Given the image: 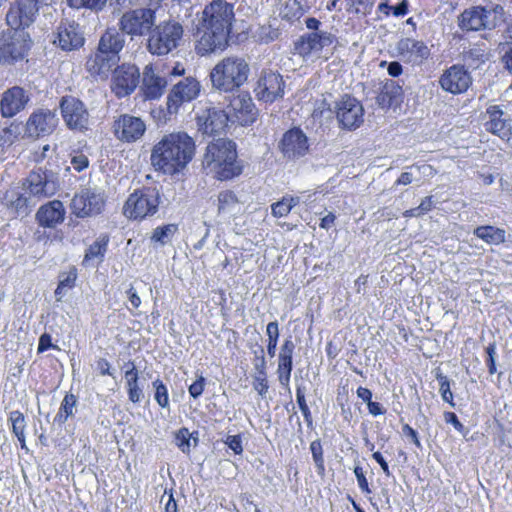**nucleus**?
<instances>
[{
	"label": "nucleus",
	"instance_id": "dca6fc26",
	"mask_svg": "<svg viewBox=\"0 0 512 512\" xmlns=\"http://www.w3.org/2000/svg\"><path fill=\"white\" fill-rule=\"evenodd\" d=\"M200 92V83L193 77H186L176 83L171 89L167 107L169 113H176L178 108L185 102L195 99Z\"/></svg>",
	"mask_w": 512,
	"mask_h": 512
},
{
	"label": "nucleus",
	"instance_id": "6e6d98bb",
	"mask_svg": "<svg viewBox=\"0 0 512 512\" xmlns=\"http://www.w3.org/2000/svg\"><path fill=\"white\" fill-rule=\"evenodd\" d=\"M88 163V158L85 155H76L72 157L70 162L71 166L69 168H72L75 171L80 172L88 166Z\"/></svg>",
	"mask_w": 512,
	"mask_h": 512
},
{
	"label": "nucleus",
	"instance_id": "c85d7f7f",
	"mask_svg": "<svg viewBox=\"0 0 512 512\" xmlns=\"http://www.w3.org/2000/svg\"><path fill=\"white\" fill-rule=\"evenodd\" d=\"M65 208L61 201L53 200L42 205L37 213L36 219L40 226L54 228L64 221Z\"/></svg>",
	"mask_w": 512,
	"mask_h": 512
},
{
	"label": "nucleus",
	"instance_id": "a878e982",
	"mask_svg": "<svg viewBox=\"0 0 512 512\" xmlns=\"http://www.w3.org/2000/svg\"><path fill=\"white\" fill-rule=\"evenodd\" d=\"M254 103L247 93L233 95L226 106L225 111L230 114V122H238L241 125L247 124L249 116L253 114Z\"/></svg>",
	"mask_w": 512,
	"mask_h": 512
},
{
	"label": "nucleus",
	"instance_id": "f03ea898",
	"mask_svg": "<svg viewBox=\"0 0 512 512\" xmlns=\"http://www.w3.org/2000/svg\"><path fill=\"white\" fill-rule=\"evenodd\" d=\"M195 155V142L185 132L164 135L152 148L150 161L156 171L174 175L183 171Z\"/></svg>",
	"mask_w": 512,
	"mask_h": 512
},
{
	"label": "nucleus",
	"instance_id": "f3484780",
	"mask_svg": "<svg viewBox=\"0 0 512 512\" xmlns=\"http://www.w3.org/2000/svg\"><path fill=\"white\" fill-rule=\"evenodd\" d=\"M58 124L54 110L40 108L34 111L27 120L26 133L30 137H42L51 134Z\"/></svg>",
	"mask_w": 512,
	"mask_h": 512
},
{
	"label": "nucleus",
	"instance_id": "f257e3e1",
	"mask_svg": "<svg viewBox=\"0 0 512 512\" xmlns=\"http://www.w3.org/2000/svg\"><path fill=\"white\" fill-rule=\"evenodd\" d=\"M234 20L233 5L224 0H213L201 13L197 26L196 51L204 56L223 50Z\"/></svg>",
	"mask_w": 512,
	"mask_h": 512
},
{
	"label": "nucleus",
	"instance_id": "c756f323",
	"mask_svg": "<svg viewBox=\"0 0 512 512\" xmlns=\"http://www.w3.org/2000/svg\"><path fill=\"white\" fill-rule=\"evenodd\" d=\"M489 120L485 123L487 131L499 136L501 139H509L512 135L511 122L504 118V113L498 106H491L487 109Z\"/></svg>",
	"mask_w": 512,
	"mask_h": 512
},
{
	"label": "nucleus",
	"instance_id": "bf43d9fd",
	"mask_svg": "<svg viewBox=\"0 0 512 512\" xmlns=\"http://www.w3.org/2000/svg\"><path fill=\"white\" fill-rule=\"evenodd\" d=\"M354 473H355V476L357 478V481H358V484H359V487L361 488V490L366 493H371L367 479L363 473V469L360 466H356L354 468Z\"/></svg>",
	"mask_w": 512,
	"mask_h": 512
},
{
	"label": "nucleus",
	"instance_id": "bb28decb",
	"mask_svg": "<svg viewBox=\"0 0 512 512\" xmlns=\"http://www.w3.org/2000/svg\"><path fill=\"white\" fill-rule=\"evenodd\" d=\"M119 61L120 58H115L113 55L111 56L97 50L96 53L87 60L86 68L92 76L106 79L110 72L119 67Z\"/></svg>",
	"mask_w": 512,
	"mask_h": 512
},
{
	"label": "nucleus",
	"instance_id": "37998d69",
	"mask_svg": "<svg viewBox=\"0 0 512 512\" xmlns=\"http://www.w3.org/2000/svg\"><path fill=\"white\" fill-rule=\"evenodd\" d=\"M296 399H297V403L299 405V408L304 416V419H305L307 425L311 426L313 423V420H312V415H311L310 409L306 403L304 388H302L300 386L297 387Z\"/></svg>",
	"mask_w": 512,
	"mask_h": 512
},
{
	"label": "nucleus",
	"instance_id": "5fc2aeb1",
	"mask_svg": "<svg viewBox=\"0 0 512 512\" xmlns=\"http://www.w3.org/2000/svg\"><path fill=\"white\" fill-rule=\"evenodd\" d=\"M254 354V368L257 371V375H266V360L264 357V349L260 347V355H257V351H254Z\"/></svg>",
	"mask_w": 512,
	"mask_h": 512
},
{
	"label": "nucleus",
	"instance_id": "0e129e2a",
	"mask_svg": "<svg viewBox=\"0 0 512 512\" xmlns=\"http://www.w3.org/2000/svg\"><path fill=\"white\" fill-rule=\"evenodd\" d=\"M353 3L357 4L356 10L366 14L373 7L375 0H354Z\"/></svg>",
	"mask_w": 512,
	"mask_h": 512
},
{
	"label": "nucleus",
	"instance_id": "e2e57ef3",
	"mask_svg": "<svg viewBox=\"0 0 512 512\" xmlns=\"http://www.w3.org/2000/svg\"><path fill=\"white\" fill-rule=\"evenodd\" d=\"M415 180H417V178L415 177L414 173L412 171H407L400 174L399 178L395 182V185H409Z\"/></svg>",
	"mask_w": 512,
	"mask_h": 512
},
{
	"label": "nucleus",
	"instance_id": "338daca9",
	"mask_svg": "<svg viewBox=\"0 0 512 512\" xmlns=\"http://www.w3.org/2000/svg\"><path fill=\"white\" fill-rule=\"evenodd\" d=\"M372 457L376 462L379 463V465L381 466L385 475L390 476L391 473L389 470V466H388L387 462L385 461V459L383 458L382 454L380 452H374Z\"/></svg>",
	"mask_w": 512,
	"mask_h": 512
},
{
	"label": "nucleus",
	"instance_id": "de8ad7c7",
	"mask_svg": "<svg viewBox=\"0 0 512 512\" xmlns=\"http://www.w3.org/2000/svg\"><path fill=\"white\" fill-rule=\"evenodd\" d=\"M176 445L181 449L182 452L188 453L190 451V439L191 434L188 429L182 428L176 433Z\"/></svg>",
	"mask_w": 512,
	"mask_h": 512
},
{
	"label": "nucleus",
	"instance_id": "a211bd4d",
	"mask_svg": "<svg viewBox=\"0 0 512 512\" xmlns=\"http://www.w3.org/2000/svg\"><path fill=\"white\" fill-rule=\"evenodd\" d=\"M285 83L279 73L263 71L255 88L256 96L264 102H274L284 95Z\"/></svg>",
	"mask_w": 512,
	"mask_h": 512
},
{
	"label": "nucleus",
	"instance_id": "72a5a7b5",
	"mask_svg": "<svg viewBox=\"0 0 512 512\" xmlns=\"http://www.w3.org/2000/svg\"><path fill=\"white\" fill-rule=\"evenodd\" d=\"M402 94V87L396 81L387 80L383 84L376 101L381 108H389L401 100Z\"/></svg>",
	"mask_w": 512,
	"mask_h": 512
},
{
	"label": "nucleus",
	"instance_id": "9d476101",
	"mask_svg": "<svg viewBox=\"0 0 512 512\" xmlns=\"http://www.w3.org/2000/svg\"><path fill=\"white\" fill-rule=\"evenodd\" d=\"M336 41L335 35L327 31L310 32L302 35L294 45V49L304 60H314L321 52Z\"/></svg>",
	"mask_w": 512,
	"mask_h": 512
},
{
	"label": "nucleus",
	"instance_id": "6e6552de",
	"mask_svg": "<svg viewBox=\"0 0 512 512\" xmlns=\"http://www.w3.org/2000/svg\"><path fill=\"white\" fill-rule=\"evenodd\" d=\"M159 198V191L155 188L136 190L126 200L124 214L134 220L154 215L159 206Z\"/></svg>",
	"mask_w": 512,
	"mask_h": 512
},
{
	"label": "nucleus",
	"instance_id": "4d7b16f0",
	"mask_svg": "<svg viewBox=\"0 0 512 512\" xmlns=\"http://www.w3.org/2000/svg\"><path fill=\"white\" fill-rule=\"evenodd\" d=\"M205 378L203 376H199L196 381H194L189 386V393L193 398L199 397L204 389Z\"/></svg>",
	"mask_w": 512,
	"mask_h": 512
},
{
	"label": "nucleus",
	"instance_id": "8fccbe9b",
	"mask_svg": "<svg viewBox=\"0 0 512 512\" xmlns=\"http://www.w3.org/2000/svg\"><path fill=\"white\" fill-rule=\"evenodd\" d=\"M271 210H272V214L275 217H285L291 211V209L289 208L288 202H286L284 198H282V200L272 204Z\"/></svg>",
	"mask_w": 512,
	"mask_h": 512
},
{
	"label": "nucleus",
	"instance_id": "3c124183",
	"mask_svg": "<svg viewBox=\"0 0 512 512\" xmlns=\"http://www.w3.org/2000/svg\"><path fill=\"white\" fill-rule=\"evenodd\" d=\"M487 353V365L490 374H494L497 372L496 363H495V355H496V345L495 343H491L486 348Z\"/></svg>",
	"mask_w": 512,
	"mask_h": 512
},
{
	"label": "nucleus",
	"instance_id": "13d9d810",
	"mask_svg": "<svg viewBox=\"0 0 512 512\" xmlns=\"http://www.w3.org/2000/svg\"><path fill=\"white\" fill-rule=\"evenodd\" d=\"M225 444L236 454H240L243 451L242 440L239 435L228 436Z\"/></svg>",
	"mask_w": 512,
	"mask_h": 512
},
{
	"label": "nucleus",
	"instance_id": "69168bd1",
	"mask_svg": "<svg viewBox=\"0 0 512 512\" xmlns=\"http://www.w3.org/2000/svg\"><path fill=\"white\" fill-rule=\"evenodd\" d=\"M50 347H54L51 343V336L46 333L41 335L38 344V352H43Z\"/></svg>",
	"mask_w": 512,
	"mask_h": 512
},
{
	"label": "nucleus",
	"instance_id": "c9c22d12",
	"mask_svg": "<svg viewBox=\"0 0 512 512\" xmlns=\"http://www.w3.org/2000/svg\"><path fill=\"white\" fill-rule=\"evenodd\" d=\"M239 209L236 195L231 191H223L218 196V211L222 214H231Z\"/></svg>",
	"mask_w": 512,
	"mask_h": 512
},
{
	"label": "nucleus",
	"instance_id": "39448f33",
	"mask_svg": "<svg viewBox=\"0 0 512 512\" xmlns=\"http://www.w3.org/2000/svg\"><path fill=\"white\" fill-rule=\"evenodd\" d=\"M183 26L175 20L155 25L147 39V50L157 56H165L175 50L183 37Z\"/></svg>",
	"mask_w": 512,
	"mask_h": 512
},
{
	"label": "nucleus",
	"instance_id": "f704fd0d",
	"mask_svg": "<svg viewBox=\"0 0 512 512\" xmlns=\"http://www.w3.org/2000/svg\"><path fill=\"white\" fill-rule=\"evenodd\" d=\"M473 233L476 237L492 245H499L506 240V231L494 226H479Z\"/></svg>",
	"mask_w": 512,
	"mask_h": 512
},
{
	"label": "nucleus",
	"instance_id": "423d86ee",
	"mask_svg": "<svg viewBox=\"0 0 512 512\" xmlns=\"http://www.w3.org/2000/svg\"><path fill=\"white\" fill-rule=\"evenodd\" d=\"M503 12V7L500 5L490 8L482 6L467 8L459 16V27L467 31L493 29L502 21Z\"/></svg>",
	"mask_w": 512,
	"mask_h": 512
},
{
	"label": "nucleus",
	"instance_id": "4be33fe9",
	"mask_svg": "<svg viewBox=\"0 0 512 512\" xmlns=\"http://www.w3.org/2000/svg\"><path fill=\"white\" fill-rule=\"evenodd\" d=\"M439 82L445 91L460 94L469 88L472 78L463 66L454 65L443 73Z\"/></svg>",
	"mask_w": 512,
	"mask_h": 512
},
{
	"label": "nucleus",
	"instance_id": "2f4dec72",
	"mask_svg": "<svg viewBox=\"0 0 512 512\" xmlns=\"http://www.w3.org/2000/svg\"><path fill=\"white\" fill-rule=\"evenodd\" d=\"M123 33L115 28L107 29L100 37L97 50L111 56L113 55L115 58H120L119 53L125 44Z\"/></svg>",
	"mask_w": 512,
	"mask_h": 512
},
{
	"label": "nucleus",
	"instance_id": "a18cd8bd",
	"mask_svg": "<svg viewBox=\"0 0 512 512\" xmlns=\"http://www.w3.org/2000/svg\"><path fill=\"white\" fill-rule=\"evenodd\" d=\"M437 380L439 381L440 384L439 391L442 399L445 402L449 403L452 407H454L453 394L450 389V382L448 378L442 374H437Z\"/></svg>",
	"mask_w": 512,
	"mask_h": 512
},
{
	"label": "nucleus",
	"instance_id": "f8f14e48",
	"mask_svg": "<svg viewBox=\"0 0 512 512\" xmlns=\"http://www.w3.org/2000/svg\"><path fill=\"white\" fill-rule=\"evenodd\" d=\"M336 116L343 128L353 130L364 121L362 104L350 95H344L336 104Z\"/></svg>",
	"mask_w": 512,
	"mask_h": 512
},
{
	"label": "nucleus",
	"instance_id": "5701e85b",
	"mask_svg": "<svg viewBox=\"0 0 512 512\" xmlns=\"http://www.w3.org/2000/svg\"><path fill=\"white\" fill-rule=\"evenodd\" d=\"M230 114L225 109L209 107L197 117L199 130L204 134L213 135L221 133L230 121Z\"/></svg>",
	"mask_w": 512,
	"mask_h": 512
},
{
	"label": "nucleus",
	"instance_id": "4468645a",
	"mask_svg": "<svg viewBox=\"0 0 512 512\" xmlns=\"http://www.w3.org/2000/svg\"><path fill=\"white\" fill-rule=\"evenodd\" d=\"M104 203L102 193L91 189H82L73 197L71 210L77 217L84 218L99 214L104 207Z\"/></svg>",
	"mask_w": 512,
	"mask_h": 512
},
{
	"label": "nucleus",
	"instance_id": "774afa93",
	"mask_svg": "<svg viewBox=\"0 0 512 512\" xmlns=\"http://www.w3.org/2000/svg\"><path fill=\"white\" fill-rule=\"evenodd\" d=\"M432 206V196H427L421 201L420 205L417 207V210L420 211V213L423 215L429 212L432 209Z\"/></svg>",
	"mask_w": 512,
	"mask_h": 512
},
{
	"label": "nucleus",
	"instance_id": "4c0bfd02",
	"mask_svg": "<svg viewBox=\"0 0 512 512\" xmlns=\"http://www.w3.org/2000/svg\"><path fill=\"white\" fill-rule=\"evenodd\" d=\"M108 238L106 236L97 239L93 244L86 250L84 261H90L93 259L102 260L107 250Z\"/></svg>",
	"mask_w": 512,
	"mask_h": 512
},
{
	"label": "nucleus",
	"instance_id": "1a4fd4ad",
	"mask_svg": "<svg viewBox=\"0 0 512 512\" xmlns=\"http://www.w3.org/2000/svg\"><path fill=\"white\" fill-rule=\"evenodd\" d=\"M155 10L136 8L125 12L120 19V30L131 36L150 34L155 26Z\"/></svg>",
	"mask_w": 512,
	"mask_h": 512
},
{
	"label": "nucleus",
	"instance_id": "864d4df0",
	"mask_svg": "<svg viewBox=\"0 0 512 512\" xmlns=\"http://www.w3.org/2000/svg\"><path fill=\"white\" fill-rule=\"evenodd\" d=\"M77 399L73 394H67L61 404L60 409L64 411L67 415L74 414V408L76 406Z\"/></svg>",
	"mask_w": 512,
	"mask_h": 512
},
{
	"label": "nucleus",
	"instance_id": "09e8293b",
	"mask_svg": "<svg viewBox=\"0 0 512 512\" xmlns=\"http://www.w3.org/2000/svg\"><path fill=\"white\" fill-rule=\"evenodd\" d=\"M127 387L129 400L133 403H138L142 397V391L138 386V380L129 378V381H127Z\"/></svg>",
	"mask_w": 512,
	"mask_h": 512
},
{
	"label": "nucleus",
	"instance_id": "412c9836",
	"mask_svg": "<svg viewBox=\"0 0 512 512\" xmlns=\"http://www.w3.org/2000/svg\"><path fill=\"white\" fill-rule=\"evenodd\" d=\"M85 38L79 24L62 21L57 27L56 38L53 41L64 51L79 49L84 45Z\"/></svg>",
	"mask_w": 512,
	"mask_h": 512
},
{
	"label": "nucleus",
	"instance_id": "7c9ffc66",
	"mask_svg": "<svg viewBox=\"0 0 512 512\" xmlns=\"http://www.w3.org/2000/svg\"><path fill=\"white\" fill-rule=\"evenodd\" d=\"M167 86L165 77L157 74L152 66H146L143 71L142 90L145 98H159Z\"/></svg>",
	"mask_w": 512,
	"mask_h": 512
},
{
	"label": "nucleus",
	"instance_id": "ea45409f",
	"mask_svg": "<svg viewBox=\"0 0 512 512\" xmlns=\"http://www.w3.org/2000/svg\"><path fill=\"white\" fill-rule=\"evenodd\" d=\"M108 0H67L68 5L74 9L86 8L92 11H101Z\"/></svg>",
	"mask_w": 512,
	"mask_h": 512
},
{
	"label": "nucleus",
	"instance_id": "aec40b11",
	"mask_svg": "<svg viewBox=\"0 0 512 512\" xmlns=\"http://www.w3.org/2000/svg\"><path fill=\"white\" fill-rule=\"evenodd\" d=\"M38 7L36 2L32 0H19L9 9L6 20L12 29H23L30 26L36 15Z\"/></svg>",
	"mask_w": 512,
	"mask_h": 512
},
{
	"label": "nucleus",
	"instance_id": "79ce46f5",
	"mask_svg": "<svg viewBox=\"0 0 512 512\" xmlns=\"http://www.w3.org/2000/svg\"><path fill=\"white\" fill-rule=\"evenodd\" d=\"M313 461L318 469V473L323 475L325 471L323 449L320 440H314L310 444Z\"/></svg>",
	"mask_w": 512,
	"mask_h": 512
},
{
	"label": "nucleus",
	"instance_id": "b1692460",
	"mask_svg": "<svg viewBox=\"0 0 512 512\" xmlns=\"http://www.w3.org/2000/svg\"><path fill=\"white\" fill-rule=\"evenodd\" d=\"M30 101L29 93L22 87L14 86L2 94L0 101L1 115L13 117L22 111Z\"/></svg>",
	"mask_w": 512,
	"mask_h": 512
},
{
	"label": "nucleus",
	"instance_id": "6ab92c4d",
	"mask_svg": "<svg viewBox=\"0 0 512 512\" xmlns=\"http://www.w3.org/2000/svg\"><path fill=\"white\" fill-rule=\"evenodd\" d=\"M140 73L134 65H122L114 70L111 88L117 97L131 94L139 83Z\"/></svg>",
	"mask_w": 512,
	"mask_h": 512
},
{
	"label": "nucleus",
	"instance_id": "58836bf2",
	"mask_svg": "<svg viewBox=\"0 0 512 512\" xmlns=\"http://www.w3.org/2000/svg\"><path fill=\"white\" fill-rule=\"evenodd\" d=\"M266 334L268 336V346L267 352L268 355L273 358L276 353V347L279 337V328L278 323L276 321L268 323L266 327Z\"/></svg>",
	"mask_w": 512,
	"mask_h": 512
},
{
	"label": "nucleus",
	"instance_id": "49530a36",
	"mask_svg": "<svg viewBox=\"0 0 512 512\" xmlns=\"http://www.w3.org/2000/svg\"><path fill=\"white\" fill-rule=\"evenodd\" d=\"M10 421L12 422V430L15 436H22L25 429L24 415L19 411L10 413Z\"/></svg>",
	"mask_w": 512,
	"mask_h": 512
},
{
	"label": "nucleus",
	"instance_id": "e433bc0d",
	"mask_svg": "<svg viewBox=\"0 0 512 512\" xmlns=\"http://www.w3.org/2000/svg\"><path fill=\"white\" fill-rule=\"evenodd\" d=\"M177 231L178 226L176 224H167L157 227L152 233L151 241L159 243L160 245H165L172 240Z\"/></svg>",
	"mask_w": 512,
	"mask_h": 512
},
{
	"label": "nucleus",
	"instance_id": "7ed1b4c3",
	"mask_svg": "<svg viewBox=\"0 0 512 512\" xmlns=\"http://www.w3.org/2000/svg\"><path fill=\"white\" fill-rule=\"evenodd\" d=\"M202 168L207 175L221 181L239 176L243 167L237 160L236 144L224 138L209 143L203 156Z\"/></svg>",
	"mask_w": 512,
	"mask_h": 512
},
{
	"label": "nucleus",
	"instance_id": "cd10ccee",
	"mask_svg": "<svg viewBox=\"0 0 512 512\" xmlns=\"http://www.w3.org/2000/svg\"><path fill=\"white\" fill-rule=\"evenodd\" d=\"M399 56L412 63H420L429 55L428 47L422 42L412 38H402L396 44Z\"/></svg>",
	"mask_w": 512,
	"mask_h": 512
},
{
	"label": "nucleus",
	"instance_id": "052dcab7",
	"mask_svg": "<svg viewBox=\"0 0 512 512\" xmlns=\"http://www.w3.org/2000/svg\"><path fill=\"white\" fill-rule=\"evenodd\" d=\"M444 420L446 423L452 424L457 431L462 432L464 430V425L458 420L455 413L445 412Z\"/></svg>",
	"mask_w": 512,
	"mask_h": 512
},
{
	"label": "nucleus",
	"instance_id": "20e7f679",
	"mask_svg": "<svg viewBox=\"0 0 512 512\" xmlns=\"http://www.w3.org/2000/svg\"><path fill=\"white\" fill-rule=\"evenodd\" d=\"M249 72L250 67L244 58L229 56L219 61L209 76L213 88L233 92L247 81Z\"/></svg>",
	"mask_w": 512,
	"mask_h": 512
},
{
	"label": "nucleus",
	"instance_id": "c03bdc74",
	"mask_svg": "<svg viewBox=\"0 0 512 512\" xmlns=\"http://www.w3.org/2000/svg\"><path fill=\"white\" fill-rule=\"evenodd\" d=\"M155 388V400L163 408L169 405L168 390L162 381L157 379L153 382Z\"/></svg>",
	"mask_w": 512,
	"mask_h": 512
},
{
	"label": "nucleus",
	"instance_id": "680f3d73",
	"mask_svg": "<svg viewBox=\"0 0 512 512\" xmlns=\"http://www.w3.org/2000/svg\"><path fill=\"white\" fill-rule=\"evenodd\" d=\"M402 433L404 436L411 439V441L417 446L421 447L417 432L408 424L403 425Z\"/></svg>",
	"mask_w": 512,
	"mask_h": 512
},
{
	"label": "nucleus",
	"instance_id": "473e14b6",
	"mask_svg": "<svg viewBox=\"0 0 512 512\" xmlns=\"http://www.w3.org/2000/svg\"><path fill=\"white\" fill-rule=\"evenodd\" d=\"M294 349L295 344L292 339H285L280 349L278 363L279 381L282 385H287L289 383L293 367L292 356Z\"/></svg>",
	"mask_w": 512,
	"mask_h": 512
},
{
	"label": "nucleus",
	"instance_id": "393cba45",
	"mask_svg": "<svg viewBox=\"0 0 512 512\" xmlns=\"http://www.w3.org/2000/svg\"><path fill=\"white\" fill-rule=\"evenodd\" d=\"M146 126L141 118L124 114L114 123V132L118 139L134 142L145 133Z\"/></svg>",
	"mask_w": 512,
	"mask_h": 512
},
{
	"label": "nucleus",
	"instance_id": "9b49d317",
	"mask_svg": "<svg viewBox=\"0 0 512 512\" xmlns=\"http://www.w3.org/2000/svg\"><path fill=\"white\" fill-rule=\"evenodd\" d=\"M23 187L25 194L40 200L53 196L58 190V182L54 173L39 168L30 172Z\"/></svg>",
	"mask_w": 512,
	"mask_h": 512
},
{
	"label": "nucleus",
	"instance_id": "0eeeda50",
	"mask_svg": "<svg viewBox=\"0 0 512 512\" xmlns=\"http://www.w3.org/2000/svg\"><path fill=\"white\" fill-rule=\"evenodd\" d=\"M31 46L29 34L23 29L0 32V63L13 64L23 60Z\"/></svg>",
	"mask_w": 512,
	"mask_h": 512
},
{
	"label": "nucleus",
	"instance_id": "ddd939ff",
	"mask_svg": "<svg viewBox=\"0 0 512 512\" xmlns=\"http://www.w3.org/2000/svg\"><path fill=\"white\" fill-rule=\"evenodd\" d=\"M278 148L283 157L288 160H296L304 157L309 151V142L306 134L300 128H292L286 131Z\"/></svg>",
	"mask_w": 512,
	"mask_h": 512
},
{
	"label": "nucleus",
	"instance_id": "603ef678",
	"mask_svg": "<svg viewBox=\"0 0 512 512\" xmlns=\"http://www.w3.org/2000/svg\"><path fill=\"white\" fill-rule=\"evenodd\" d=\"M253 387L259 395L265 396L269 388L266 375H256L254 377Z\"/></svg>",
	"mask_w": 512,
	"mask_h": 512
},
{
	"label": "nucleus",
	"instance_id": "2eb2a0df",
	"mask_svg": "<svg viewBox=\"0 0 512 512\" xmlns=\"http://www.w3.org/2000/svg\"><path fill=\"white\" fill-rule=\"evenodd\" d=\"M62 116L67 126L72 130L84 131L89 125V113L79 99L63 98L60 104Z\"/></svg>",
	"mask_w": 512,
	"mask_h": 512
},
{
	"label": "nucleus",
	"instance_id": "a19ab883",
	"mask_svg": "<svg viewBox=\"0 0 512 512\" xmlns=\"http://www.w3.org/2000/svg\"><path fill=\"white\" fill-rule=\"evenodd\" d=\"M408 6H409V3L407 0H402L397 5H389L386 2H382L378 5V10L381 13H384L386 15H389L390 12H392V14L394 16L398 17V16H404L407 13Z\"/></svg>",
	"mask_w": 512,
	"mask_h": 512
}]
</instances>
